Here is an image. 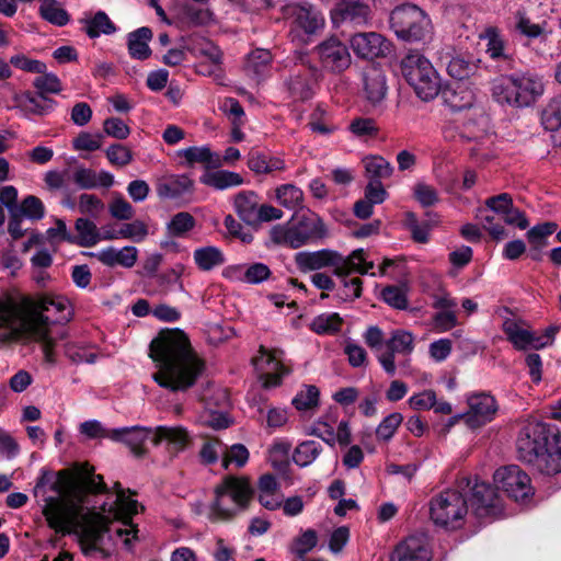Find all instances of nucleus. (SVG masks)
Listing matches in <instances>:
<instances>
[{
    "mask_svg": "<svg viewBox=\"0 0 561 561\" xmlns=\"http://www.w3.org/2000/svg\"><path fill=\"white\" fill-rule=\"evenodd\" d=\"M75 489L76 482L65 471L57 474L43 471L34 494L44 502L43 515L51 529L62 535H76L85 558L105 560L112 541L102 533L100 516L84 518L87 512L75 501Z\"/></svg>",
    "mask_w": 561,
    "mask_h": 561,
    "instance_id": "nucleus-1",
    "label": "nucleus"
},
{
    "mask_svg": "<svg viewBox=\"0 0 561 561\" xmlns=\"http://www.w3.org/2000/svg\"><path fill=\"white\" fill-rule=\"evenodd\" d=\"M3 323L38 342L42 345L44 358L54 364L55 345L57 340L66 336L65 330L55 332L54 323H66L72 317V308L64 296L39 295L36 298L23 296L21 305L9 302L0 308Z\"/></svg>",
    "mask_w": 561,
    "mask_h": 561,
    "instance_id": "nucleus-2",
    "label": "nucleus"
},
{
    "mask_svg": "<svg viewBox=\"0 0 561 561\" xmlns=\"http://www.w3.org/2000/svg\"><path fill=\"white\" fill-rule=\"evenodd\" d=\"M149 355L159 367L154 381L171 391L193 387L205 369L204 362L182 332H168L152 340Z\"/></svg>",
    "mask_w": 561,
    "mask_h": 561,
    "instance_id": "nucleus-3",
    "label": "nucleus"
},
{
    "mask_svg": "<svg viewBox=\"0 0 561 561\" xmlns=\"http://www.w3.org/2000/svg\"><path fill=\"white\" fill-rule=\"evenodd\" d=\"M491 92L495 102L501 105L528 107L543 94V77L531 70L503 73L492 80Z\"/></svg>",
    "mask_w": 561,
    "mask_h": 561,
    "instance_id": "nucleus-4",
    "label": "nucleus"
},
{
    "mask_svg": "<svg viewBox=\"0 0 561 561\" xmlns=\"http://www.w3.org/2000/svg\"><path fill=\"white\" fill-rule=\"evenodd\" d=\"M138 502L130 499L125 494V491H119L118 495L112 502H105L101 506V512L88 510L84 518H92L100 516L102 519V533L106 535L111 541V552L105 558H110L115 550V541L111 535L110 525L114 520H119L125 528H117L115 530L117 537L122 538L126 549L131 548V540L137 539L138 529L131 524V516L138 513Z\"/></svg>",
    "mask_w": 561,
    "mask_h": 561,
    "instance_id": "nucleus-5",
    "label": "nucleus"
},
{
    "mask_svg": "<svg viewBox=\"0 0 561 561\" xmlns=\"http://www.w3.org/2000/svg\"><path fill=\"white\" fill-rule=\"evenodd\" d=\"M328 229L319 215L310 210L297 214L286 225L273 226L270 238L276 244L298 249L325 238Z\"/></svg>",
    "mask_w": 561,
    "mask_h": 561,
    "instance_id": "nucleus-6",
    "label": "nucleus"
},
{
    "mask_svg": "<svg viewBox=\"0 0 561 561\" xmlns=\"http://www.w3.org/2000/svg\"><path fill=\"white\" fill-rule=\"evenodd\" d=\"M403 78L422 101L435 99L440 91V78L432 62L420 51L410 50L400 61Z\"/></svg>",
    "mask_w": 561,
    "mask_h": 561,
    "instance_id": "nucleus-7",
    "label": "nucleus"
},
{
    "mask_svg": "<svg viewBox=\"0 0 561 561\" xmlns=\"http://www.w3.org/2000/svg\"><path fill=\"white\" fill-rule=\"evenodd\" d=\"M285 67H289L290 75L285 85L295 100H309L312 98L324 75L312 60L308 51L295 50L286 59Z\"/></svg>",
    "mask_w": 561,
    "mask_h": 561,
    "instance_id": "nucleus-8",
    "label": "nucleus"
},
{
    "mask_svg": "<svg viewBox=\"0 0 561 561\" xmlns=\"http://www.w3.org/2000/svg\"><path fill=\"white\" fill-rule=\"evenodd\" d=\"M389 23L396 36L404 42H425L432 37L430 16L417 5L407 3L390 13Z\"/></svg>",
    "mask_w": 561,
    "mask_h": 561,
    "instance_id": "nucleus-9",
    "label": "nucleus"
},
{
    "mask_svg": "<svg viewBox=\"0 0 561 561\" xmlns=\"http://www.w3.org/2000/svg\"><path fill=\"white\" fill-rule=\"evenodd\" d=\"M216 497L210 506L209 519L226 520L244 507L252 494L249 482L244 479L227 477L215 490Z\"/></svg>",
    "mask_w": 561,
    "mask_h": 561,
    "instance_id": "nucleus-10",
    "label": "nucleus"
},
{
    "mask_svg": "<svg viewBox=\"0 0 561 561\" xmlns=\"http://www.w3.org/2000/svg\"><path fill=\"white\" fill-rule=\"evenodd\" d=\"M468 503L461 490L448 489L431 500L430 516L436 526L455 530L462 526Z\"/></svg>",
    "mask_w": 561,
    "mask_h": 561,
    "instance_id": "nucleus-11",
    "label": "nucleus"
},
{
    "mask_svg": "<svg viewBox=\"0 0 561 561\" xmlns=\"http://www.w3.org/2000/svg\"><path fill=\"white\" fill-rule=\"evenodd\" d=\"M233 209L238 217L248 226L257 228L264 222L280 219L283 210L270 204L261 203L254 191H241L233 197Z\"/></svg>",
    "mask_w": 561,
    "mask_h": 561,
    "instance_id": "nucleus-12",
    "label": "nucleus"
},
{
    "mask_svg": "<svg viewBox=\"0 0 561 561\" xmlns=\"http://www.w3.org/2000/svg\"><path fill=\"white\" fill-rule=\"evenodd\" d=\"M558 432L554 425L537 421L526 423L520 428L516 440L519 459L531 465Z\"/></svg>",
    "mask_w": 561,
    "mask_h": 561,
    "instance_id": "nucleus-13",
    "label": "nucleus"
},
{
    "mask_svg": "<svg viewBox=\"0 0 561 561\" xmlns=\"http://www.w3.org/2000/svg\"><path fill=\"white\" fill-rule=\"evenodd\" d=\"M414 350V337L412 333L404 330H397L391 337L385 342V347L377 354V359L387 375L393 376L398 366L407 368L410 355Z\"/></svg>",
    "mask_w": 561,
    "mask_h": 561,
    "instance_id": "nucleus-14",
    "label": "nucleus"
},
{
    "mask_svg": "<svg viewBox=\"0 0 561 561\" xmlns=\"http://www.w3.org/2000/svg\"><path fill=\"white\" fill-rule=\"evenodd\" d=\"M468 477H463L458 482V489L467 499L470 493V503L477 517H486L500 513V503L497 492L494 486L485 482H479L474 479V483Z\"/></svg>",
    "mask_w": 561,
    "mask_h": 561,
    "instance_id": "nucleus-15",
    "label": "nucleus"
},
{
    "mask_svg": "<svg viewBox=\"0 0 561 561\" xmlns=\"http://www.w3.org/2000/svg\"><path fill=\"white\" fill-rule=\"evenodd\" d=\"M494 482L511 499L525 503L534 495V488L529 476L516 465H510L494 472Z\"/></svg>",
    "mask_w": 561,
    "mask_h": 561,
    "instance_id": "nucleus-16",
    "label": "nucleus"
},
{
    "mask_svg": "<svg viewBox=\"0 0 561 561\" xmlns=\"http://www.w3.org/2000/svg\"><path fill=\"white\" fill-rule=\"evenodd\" d=\"M313 51L318 56L321 65L319 67L332 73H341L345 71L352 62V57L348 47L336 37H330L318 44Z\"/></svg>",
    "mask_w": 561,
    "mask_h": 561,
    "instance_id": "nucleus-17",
    "label": "nucleus"
},
{
    "mask_svg": "<svg viewBox=\"0 0 561 561\" xmlns=\"http://www.w3.org/2000/svg\"><path fill=\"white\" fill-rule=\"evenodd\" d=\"M468 412L463 413V420L470 428H478L491 422L497 412V403L494 397L480 392L467 398Z\"/></svg>",
    "mask_w": 561,
    "mask_h": 561,
    "instance_id": "nucleus-18",
    "label": "nucleus"
},
{
    "mask_svg": "<svg viewBox=\"0 0 561 561\" xmlns=\"http://www.w3.org/2000/svg\"><path fill=\"white\" fill-rule=\"evenodd\" d=\"M350 45L362 59L385 57L390 51L389 42L376 32L357 33L351 37Z\"/></svg>",
    "mask_w": 561,
    "mask_h": 561,
    "instance_id": "nucleus-19",
    "label": "nucleus"
},
{
    "mask_svg": "<svg viewBox=\"0 0 561 561\" xmlns=\"http://www.w3.org/2000/svg\"><path fill=\"white\" fill-rule=\"evenodd\" d=\"M334 24L350 23L364 26L371 19L370 7L360 0H341L331 12Z\"/></svg>",
    "mask_w": 561,
    "mask_h": 561,
    "instance_id": "nucleus-20",
    "label": "nucleus"
},
{
    "mask_svg": "<svg viewBox=\"0 0 561 561\" xmlns=\"http://www.w3.org/2000/svg\"><path fill=\"white\" fill-rule=\"evenodd\" d=\"M192 436L183 426L159 425L153 427L152 444L154 446L165 445L171 456L184 451L191 444Z\"/></svg>",
    "mask_w": 561,
    "mask_h": 561,
    "instance_id": "nucleus-21",
    "label": "nucleus"
},
{
    "mask_svg": "<svg viewBox=\"0 0 561 561\" xmlns=\"http://www.w3.org/2000/svg\"><path fill=\"white\" fill-rule=\"evenodd\" d=\"M289 14L296 27L307 35H316L325 25L323 14L307 1L290 5Z\"/></svg>",
    "mask_w": 561,
    "mask_h": 561,
    "instance_id": "nucleus-22",
    "label": "nucleus"
},
{
    "mask_svg": "<svg viewBox=\"0 0 561 561\" xmlns=\"http://www.w3.org/2000/svg\"><path fill=\"white\" fill-rule=\"evenodd\" d=\"M482 38L488 41L486 55L496 62L495 67L500 72L513 70L515 59L507 50V42L496 27H488Z\"/></svg>",
    "mask_w": 561,
    "mask_h": 561,
    "instance_id": "nucleus-23",
    "label": "nucleus"
},
{
    "mask_svg": "<svg viewBox=\"0 0 561 561\" xmlns=\"http://www.w3.org/2000/svg\"><path fill=\"white\" fill-rule=\"evenodd\" d=\"M431 550L425 536L412 535L400 541L390 554V561H430Z\"/></svg>",
    "mask_w": 561,
    "mask_h": 561,
    "instance_id": "nucleus-24",
    "label": "nucleus"
},
{
    "mask_svg": "<svg viewBox=\"0 0 561 561\" xmlns=\"http://www.w3.org/2000/svg\"><path fill=\"white\" fill-rule=\"evenodd\" d=\"M295 261L302 272L318 271L324 267H333L334 271L337 270V264L342 263L341 253L330 249L298 252Z\"/></svg>",
    "mask_w": 561,
    "mask_h": 561,
    "instance_id": "nucleus-25",
    "label": "nucleus"
},
{
    "mask_svg": "<svg viewBox=\"0 0 561 561\" xmlns=\"http://www.w3.org/2000/svg\"><path fill=\"white\" fill-rule=\"evenodd\" d=\"M260 355L253 359L255 369L263 376L265 388L276 387L280 383L282 377L288 374L275 354L261 346Z\"/></svg>",
    "mask_w": 561,
    "mask_h": 561,
    "instance_id": "nucleus-26",
    "label": "nucleus"
},
{
    "mask_svg": "<svg viewBox=\"0 0 561 561\" xmlns=\"http://www.w3.org/2000/svg\"><path fill=\"white\" fill-rule=\"evenodd\" d=\"M194 182L187 174H168L158 179L156 192L161 199H178L192 194Z\"/></svg>",
    "mask_w": 561,
    "mask_h": 561,
    "instance_id": "nucleus-27",
    "label": "nucleus"
},
{
    "mask_svg": "<svg viewBox=\"0 0 561 561\" xmlns=\"http://www.w3.org/2000/svg\"><path fill=\"white\" fill-rule=\"evenodd\" d=\"M153 427L130 426L119 427L110 431L108 438L113 442L126 444L131 451L140 456L142 454V445L146 440L152 442Z\"/></svg>",
    "mask_w": 561,
    "mask_h": 561,
    "instance_id": "nucleus-28",
    "label": "nucleus"
},
{
    "mask_svg": "<svg viewBox=\"0 0 561 561\" xmlns=\"http://www.w3.org/2000/svg\"><path fill=\"white\" fill-rule=\"evenodd\" d=\"M440 61L446 66L447 73L459 81L473 77L480 68V59L468 54H446Z\"/></svg>",
    "mask_w": 561,
    "mask_h": 561,
    "instance_id": "nucleus-29",
    "label": "nucleus"
},
{
    "mask_svg": "<svg viewBox=\"0 0 561 561\" xmlns=\"http://www.w3.org/2000/svg\"><path fill=\"white\" fill-rule=\"evenodd\" d=\"M531 466L540 473L552 476L561 472V434L550 440L543 451L538 455Z\"/></svg>",
    "mask_w": 561,
    "mask_h": 561,
    "instance_id": "nucleus-30",
    "label": "nucleus"
},
{
    "mask_svg": "<svg viewBox=\"0 0 561 561\" xmlns=\"http://www.w3.org/2000/svg\"><path fill=\"white\" fill-rule=\"evenodd\" d=\"M19 107L24 113L26 117L31 115L34 116H46L51 114L58 103L54 99L49 96H44L36 91L33 92H24L18 99Z\"/></svg>",
    "mask_w": 561,
    "mask_h": 561,
    "instance_id": "nucleus-31",
    "label": "nucleus"
},
{
    "mask_svg": "<svg viewBox=\"0 0 561 561\" xmlns=\"http://www.w3.org/2000/svg\"><path fill=\"white\" fill-rule=\"evenodd\" d=\"M95 256L103 265L108 267L131 268L138 260V249L134 245H125L122 249L107 247L100 250Z\"/></svg>",
    "mask_w": 561,
    "mask_h": 561,
    "instance_id": "nucleus-32",
    "label": "nucleus"
},
{
    "mask_svg": "<svg viewBox=\"0 0 561 561\" xmlns=\"http://www.w3.org/2000/svg\"><path fill=\"white\" fill-rule=\"evenodd\" d=\"M81 30L90 39L99 38L101 35H113L118 27L110 19L106 12L99 10L94 14H89L79 20Z\"/></svg>",
    "mask_w": 561,
    "mask_h": 561,
    "instance_id": "nucleus-33",
    "label": "nucleus"
},
{
    "mask_svg": "<svg viewBox=\"0 0 561 561\" xmlns=\"http://www.w3.org/2000/svg\"><path fill=\"white\" fill-rule=\"evenodd\" d=\"M363 79L367 100L373 104L380 103L388 91L385 72L379 67L370 66L364 70Z\"/></svg>",
    "mask_w": 561,
    "mask_h": 561,
    "instance_id": "nucleus-34",
    "label": "nucleus"
},
{
    "mask_svg": "<svg viewBox=\"0 0 561 561\" xmlns=\"http://www.w3.org/2000/svg\"><path fill=\"white\" fill-rule=\"evenodd\" d=\"M541 125L551 133L553 144L561 147V95L551 99L543 107Z\"/></svg>",
    "mask_w": 561,
    "mask_h": 561,
    "instance_id": "nucleus-35",
    "label": "nucleus"
},
{
    "mask_svg": "<svg viewBox=\"0 0 561 561\" xmlns=\"http://www.w3.org/2000/svg\"><path fill=\"white\" fill-rule=\"evenodd\" d=\"M152 39V31L148 26H141L127 35V48L131 58L146 60L151 56L149 42Z\"/></svg>",
    "mask_w": 561,
    "mask_h": 561,
    "instance_id": "nucleus-36",
    "label": "nucleus"
},
{
    "mask_svg": "<svg viewBox=\"0 0 561 561\" xmlns=\"http://www.w3.org/2000/svg\"><path fill=\"white\" fill-rule=\"evenodd\" d=\"M199 182L216 191H224L240 186L244 181L239 173L221 169L206 171L201 175Z\"/></svg>",
    "mask_w": 561,
    "mask_h": 561,
    "instance_id": "nucleus-37",
    "label": "nucleus"
},
{
    "mask_svg": "<svg viewBox=\"0 0 561 561\" xmlns=\"http://www.w3.org/2000/svg\"><path fill=\"white\" fill-rule=\"evenodd\" d=\"M503 331L507 336V340L517 350H526L528 347H542L543 343L541 339L526 329L520 328L515 321L506 320L503 323Z\"/></svg>",
    "mask_w": 561,
    "mask_h": 561,
    "instance_id": "nucleus-38",
    "label": "nucleus"
},
{
    "mask_svg": "<svg viewBox=\"0 0 561 561\" xmlns=\"http://www.w3.org/2000/svg\"><path fill=\"white\" fill-rule=\"evenodd\" d=\"M38 15L43 21L58 27L66 26L71 20L69 12L58 0H39Z\"/></svg>",
    "mask_w": 561,
    "mask_h": 561,
    "instance_id": "nucleus-39",
    "label": "nucleus"
},
{
    "mask_svg": "<svg viewBox=\"0 0 561 561\" xmlns=\"http://www.w3.org/2000/svg\"><path fill=\"white\" fill-rule=\"evenodd\" d=\"M272 55L266 49H255L248 55L244 69L256 81L265 79L271 69Z\"/></svg>",
    "mask_w": 561,
    "mask_h": 561,
    "instance_id": "nucleus-40",
    "label": "nucleus"
},
{
    "mask_svg": "<svg viewBox=\"0 0 561 561\" xmlns=\"http://www.w3.org/2000/svg\"><path fill=\"white\" fill-rule=\"evenodd\" d=\"M248 167L256 174H270L274 171H283L285 161L277 157H270L260 151H251L248 156Z\"/></svg>",
    "mask_w": 561,
    "mask_h": 561,
    "instance_id": "nucleus-41",
    "label": "nucleus"
},
{
    "mask_svg": "<svg viewBox=\"0 0 561 561\" xmlns=\"http://www.w3.org/2000/svg\"><path fill=\"white\" fill-rule=\"evenodd\" d=\"M195 264L201 271L208 272L225 263V255L214 245L197 248L193 252Z\"/></svg>",
    "mask_w": 561,
    "mask_h": 561,
    "instance_id": "nucleus-42",
    "label": "nucleus"
},
{
    "mask_svg": "<svg viewBox=\"0 0 561 561\" xmlns=\"http://www.w3.org/2000/svg\"><path fill=\"white\" fill-rule=\"evenodd\" d=\"M352 274L335 275L339 286L335 288V298L342 302H352L362 296L363 282L359 277H350Z\"/></svg>",
    "mask_w": 561,
    "mask_h": 561,
    "instance_id": "nucleus-43",
    "label": "nucleus"
},
{
    "mask_svg": "<svg viewBox=\"0 0 561 561\" xmlns=\"http://www.w3.org/2000/svg\"><path fill=\"white\" fill-rule=\"evenodd\" d=\"M343 319L336 312H324L312 319L309 328L319 335H332L341 331Z\"/></svg>",
    "mask_w": 561,
    "mask_h": 561,
    "instance_id": "nucleus-44",
    "label": "nucleus"
},
{
    "mask_svg": "<svg viewBox=\"0 0 561 561\" xmlns=\"http://www.w3.org/2000/svg\"><path fill=\"white\" fill-rule=\"evenodd\" d=\"M342 263L337 264V270L333 271V275H343V274H367V268L363 267V263L365 261V252L363 249H356L352 251L348 255H342Z\"/></svg>",
    "mask_w": 561,
    "mask_h": 561,
    "instance_id": "nucleus-45",
    "label": "nucleus"
},
{
    "mask_svg": "<svg viewBox=\"0 0 561 561\" xmlns=\"http://www.w3.org/2000/svg\"><path fill=\"white\" fill-rule=\"evenodd\" d=\"M78 237L72 242L80 247H93L101 240V234L96 225L87 218H78L76 221Z\"/></svg>",
    "mask_w": 561,
    "mask_h": 561,
    "instance_id": "nucleus-46",
    "label": "nucleus"
},
{
    "mask_svg": "<svg viewBox=\"0 0 561 561\" xmlns=\"http://www.w3.org/2000/svg\"><path fill=\"white\" fill-rule=\"evenodd\" d=\"M322 446L316 440H305L297 445L293 454L294 462L299 467L311 465L321 454Z\"/></svg>",
    "mask_w": 561,
    "mask_h": 561,
    "instance_id": "nucleus-47",
    "label": "nucleus"
},
{
    "mask_svg": "<svg viewBox=\"0 0 561 561\" xmlns=\"http://www.w3.org/2000/svg\"><path fill=\"white\" fill-rule=\"evenodd\" d=\"M275 198L283 207L295 210L301 207L304 193L293 184H283L275 190Z\"/></svg>",
    "mask_w": 561,
    "mask_h": 561,
    "instance_id": "nucleus-48",
    "label": "nucleus"
},
{
    "mask_svg": "<svg viewBox=\"0 0 561 561\" xmlns=\"http://www.w3.org/2000/svg\"><path fill=\"white\" fill-rule=\"evenodd\" d=\"M366 174L370 181L381 182L392 174L393 168L381 156H369L364 159Z\"/></svg>",
    "mask_w": 561,
    "mask_h": 561,
    "instance_id": "nucleus-49",
    "label": "nucleus"
},
{
    "mask_svg": "<svg viewBox=\"0 0 561 561\" xmlns=\"http://www.w3.org/2000/svg\"><path fill=\"white\" fill-rule=\"evenodd\" d=\"M444 100L453 112H461L473 107L476 95L470 90L460 89L458 91L444 92Z\"/></svg>",
    "mask_w": 561,
    "mask_h": 561,
    "instance_id": "nucleus-50",
    "label": "nucleus"
},
{
    "mask_svg": "<svg viewBox=\"0 0 561 561\" xmlns=\"http://www.w3.org/2000/svg\"><path fill=\"white\" fill-rule=\"evenodd\" d=\"M196 225L195 218L187 211H180L172 216L170 221L167 224L168 232L173 238H183Z\"/></svg>",
    "mask_w": 561,
    "mask_h": 561,
    "instance_id": "nucleus-51",
    "label": "nucleus"
},
{
    "mask_svg": "<svg viewBox=\"0 0 561 561\" xmlns=\"http://www.w3.org/2000/svg\"><path fill=\"white\" fill-rule=\"evenodd\" d=\"M414 199L423 207L428 208L437 205L440 201L438 191L424 181H419L412 188Z\"/></svg>",
    "mask_w": 561,
    "mask_h": 561,
    "instance_id": "nucleus-52",
    "label": "nucleus"
},
{
    "mask_svg": "<svg viewBox=\"0 0 561 561\" xmlns=\"http://www.w3.org/2000/svg\"><path fill=\"white\" fill-rule=\"evenodd\" d=\"M33 87L37 93L44 96L59 94L62 91V83L58 76L54 72H47V70L33 80Z\"/></svg>",
    "mask_w": 561,
    "mask_h": 561,
    "instance_id": "nucleus-53",
    "label": "nucleus"
},
{
    "mask_svg": "<svg viewBox=\"0 0 561 561\" xmlns=\"http://www.w3.org/2000/svg\"><path fill=\"white\" fill-rule=\"evenodd\" d=\"M106 493L107 486L100 474H91L87 478L83 484L76 483L73 499L77 503L82 505L85 493Z\"/></svg>",
    "mask_w": 561,
    "mask_h": 561,
    "instance_id": "nucleus-54",
    "label": "nucleus"
},
{
    "mask_svg": "<svg viewBox=\"0 0 561 561\" xmlns=\"http://www.w3.org/2000/svg\"><path fill=\"white\" fill-rule=\"evenodd\" d=\"M185 266L182 263L174 264L171 268L167 270L158 276L159 284L168 290L178 289L184 290L181 277L184 273Z\"/></svg>",
    "mask_w": 561,
    "mask_h": 561,
    "instance_id": "nucleus-55",
    "label": "nucleus"
},
{
    "mask_svg": "<svg viewBox=\"0 0 561 561\" xmlns=\"http://www.w3.org/2000/svg\"><path fill=\"white\" fill-rule=\"evenodd\" d=\"M348 130L357 138H374L378 135L379 128L373 118L356 117L350 125Z\"/></svg>",
    "mask_w": 561,
    "mask_h": 561,
    "instance_id": "nucleus-56",
    "label": "nucleus"
},
{
    "mask_svg": "<svg viewBox=\"0 0 561 561\" xmlns=\"http://www.w3.org/2000/svg\"><path fill=\"white\" fill-rule=\"evenodd\" d=\"M15 211L28 219L39 220L45 215V207L38 197L28 195L22 201L21 205L18 206Z\"/></svg>",
    "mask_w": 561,
    "mask_h": 561,
    "instance_id": "nucleus-57",
    "label": "nucleus"
},
{
    "mask_svg": "<svg viewBox=\"0 0 561 561\" xmlns=\"http://www.w3.org/2000/svg\"><path fill=\"white\" fill-rule=\"evenodd\" d=\"M558 228V225L552 221H546L542 224H538L534 227H531L527 231V239L530 244L534 247L541 249L546 245L545 239L552 234Z\"/></svg>",
    "mask_w": 561,
    "mask_h": 561,
    "instance_id": "nucleus-58",
    "label": "nucleus"
},
{
    "mask_svg": "<svg viewBox=\"0 0 561 561\" xmlns=\"http://www.w3.org/2000/svg\"><path fill=\"white\" fill-rule=\"evenodd\" d=\"M178 156L184 158L188 165H193L194 163H210L215 154L207 146H193L179 150Z\"/></svg>",
    "mask_w": 561,
    "mask_h": 561,
    "instance_id": "nucleus-59",
    "label": "nucleus"
},
{
    "mask_svg": "<svg viewBox=\"0 0 561 561\" xmlns=\"http://www.w3.org/2000/svg\"><path fill=\"white\" fill-rule=\"evenodd\" d=\"M319 394L316 386H306L294 397L293 405L299 411L312 409L319 403Z\"/></svg>",
    "mask_w": 561,
    "mask_h": 561,
    "instance_id": "nucleus-60",
    "label": "nucleus"
},
{
    "mask_svg": "<svg viewBox=\"0 0 561 561\" xmlns=\"http://www.w3.org/2000/svg\"><path fill=\"white\" fill-rule=\"evenodd\" d=\"M403 421V416L399 412H393L382 419L376 428V436L381 440H389L392 438L398 427Z\"/></svg>",
    "mask_w": 561,
    "mask_h": 561,
    "instance_id": "nucleus-61",
    "label": "nucleus"
},
{
    "mask_svg": "<svg viewBox=\"0 0 561 561\" xmlns=\"http://www.w3.org/2000/svg\"><path fill=\"white\" fill-rule=\"evenodd\" d=\"M382 300L390 307L398 310H405L408 308V297L405 291L394 285L387 286L381 291Z\"/></svg>",
    "mask_w": 561,
    "mask_h": 561,
    "instance_id": "nucleus-62",
    "label": "nucleus"
},
{
    "mask_svg": "<svg viewBox=\"0 0 561 561\" xmlns=\"http://www.w3.org/2000/svg\"><path fill=\"white\" fill-rule=\"evenodd\" d=\"M65 355L75 364H93L96 360L95 353L88 351L83 345L77 343H66Z\"/></svg>",
    "mask_w": 561,
    "mask_h": 561,
    "instance_id": "nucleus-63",
    "label": "nucleus"
},
{
    "mask_svg": "<svg viewBox=\"0 0 561 561\" xmlns=\"http://www.w3.org/2000/svg\"><path fill=\"white\" fill-rule=\"evenodd\" d=\"M118 234L122 239L141 242L148 236V228L142 221L135 220L133 222L123 224L118 228Z\"/></svg>",
    "mask_w": 561,
    "mask_h": 561,
    "instance_id": "nucleus-64",
    "label": "nucleus"
}]
</instances>
